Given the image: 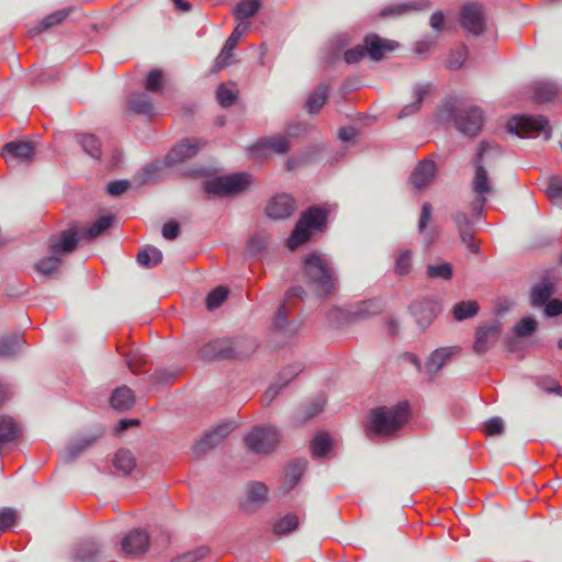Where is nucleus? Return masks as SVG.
<instances>
[{"mask_svg": "<svg viewBox=\"0 0 562 562\" xmlns=\"http://www.w3.org/2000/svg\"><path fill=\"white\" fill-rule=\"evenodd\" d=\"M79 243V227L76 224L49 238V255L38 260L36 271L50 276L59 269L66 256L74 252Z\"/></svg>", "mask_w": 562, "mask_h": 562, "instance_id": "f257e3e1", "label": "nucleus"}, {"mask_svg": "<svg viewBox=\"0 0 562 562\" xmlns=\"http://www.w3.org/2000/svg\"><path fill=\"white\" fill-rule=\"evenodd\" d=\"M408 404L398 403L394 406H381L370 411L366 431L369 437H390L397 431L408 419Z\"/></svg>", "mask_w": 562, "mask_h": 562, "instance_id": "f03ea898", "label": "nucleus"}, {"mask_svg": "<svg viewBox=\"0 0 562 562\" xmlns=\"http://www.w3.org/2000/svg\"><path fill=\"white\" fill-rule=\"evenodd\" d=\"M440 122L453 121L456 128L463 135L474 137L483 126V112L479 106H462L447 101L438 111Z\"/></svg>", "mask_w": 562, "mask_h": 562, "instance_id": "7ed1b4c3", "label": "nucleus"}, {"mask_svg": "<svg viewBox=\"0 0 562 562\" xmlns=\"http://www.w3.org/2000/svg\"><path fill=\"white\" fill-rule=\"evenodd\" d=\"M329 213L328 205H313L305 210L288 238V247L295 249L308 241L313 234L324 232L327 227Z\"/></svg>", "mask_w": 562, "mask_h": 562, "instance_id": "20e7f679", "label": "nucleus"}, {"mask_svg": "<svg viewBox=\"0 0 562 562\" xmlns=\"http://www.w3.org/2000/svg\"><path fill=\"white\" fill-rule=\"evenodd\" d=\"M501 154L497 146H492L487 143H481L479 153L473 160L475 171L472 179V190L475 193V199L472 202L473 212L477 215L482 213L483 206L486 203V195L492 194L494 191L493 184L488 179L487 171L484 164L487 162L490 157Z\"/></svg>", "mask_w": 562, "mask_h": 562, "instance_id": "39448f33", "label": "nucleus"}, {"mask_svg": "<svg viewBox=\"0 0 562 562\" xmlns=\"http://www.w3.org/2000/svg\"><path fill=\"white\" fill-rule=\"evenodd\" d=\"M304 271L308 281L321 296H328L336 290V278L330 263L321 255L312 254L304 260Z\"/></svg>", "mask_w": 562, "mask_h": 562, "instance_id": "423d86ee", "label": "nucleus"}, {"mask_svg": "<svg viewBox=\"0 0 562 562\" xmlns=\"http://www.w3.org/2000/svg\"><path fill=\"white\" fill-rule=\"evenodd\" d=\"M250 176L246 172L215 177L204 181L203 188L210 195L229 196L244 192L250 184Z\"/></svg>", "mask_w": 562, "mask_h": 562, "instance_id": "0eeeda50", "label": "nucleus"}, {"mask_svg": "<svg viewBox=\"0 0 562 562\" xmlns=\"http://www.w3.org/2000/svg\"><path fill=\"white\" fill-rule=\"evenodd\" d=\"M246 341H231L225 338L211 340L200 349V357L204 360L241 358L252 352V344L248 342L247 350H243L241 346Z\"/></svg>", "mask_w": 562, "mask_h": 562, "instance_id": "6e6552de", "label": "nucleus"}, {"mask_svg": "<svg viewBox=\"0 0 562 562\" xmlns=\"http://www.w3.org/2000/svg\"><path fill=\"white\" fill-rule=\"evenodd\" d=\"M507 131L519 137H536L543 135L546 139L551 136V127L543 116L519 115L507 122Z\"/></svg>", "mask_w": 562, "mask_h": 562, "instance_id": "1a4fd4ad", "label": "nucleus"}, {"mask_svg": "<svg viewBox=\"0 0 562 562\" xmlns=\"http://www.w3.org/2000/svg\"><path fill=\"white\" fill-rule=\"evenodd\" d=\"M248 448L256 453H269L280 441V434L273 426L256 427L245 439Z\"/></svg>", "mask_w": 562, "mask_h": 562, "instance_id": "9d476101", "label": "nucleus"}, {"mask_svg": "<svg viewBox=\"0 0 562 562\" xmlns=\"http://www.w3.org/2000/svg\"><path fill=\"white\" fill-rule=\"evenodd\" d=\"M460 23L464 30L473 35H481L486 29V18L483 7L477 3H468L460 11Z\"/></svg>", "mask_w": 562, "mask_h": 562, "instance_id": "9b49d317", "label": "nucleus"}, {"mask_svg": "<svg viewBox=\"0 0 562 562\" xmlns=\"http://www.w3.org/2000/svg\"><path fill=\"white\" fill-rule=\"evenodd\" d=\"M291 147L290 139L285 135H274L260 138L249 150L255 158L263 159L272 154H284Z\"/></svg>", "mask_w": 562, "mask_h": 562, "instance_id": "f8f14e48", "label": "nucleus"}, {"mask_svg": "<svg viewBox=\"0 0 562 562\" xmlns=\"http://www.w3.org/2000/svg\"><path fill=\"white\" fill-rule=\"evenodd\" d=\"M502 325L498 321L483 324L476 328L473 350L477 355L487 352L498 341Z\"/></svg>", "mask_w": 562, "mask_h": 562, "instance_id": "ddd939ff", "label": "nucleus"}, {"mask_svg": "<svg viewBox=\"0 0 562 562\" xmlns=\"http://www.w3.org/2000/svg\"><path fill=\"white\" fill-rule=\"evenodd\" d=\"M2 155L11 167L19 164L30 165L34 160L35 147L31 142H10L4 145Z\"/></svg>", "mask_w": 562, "mask_h": 562, "instance_id": "4468645a", "label": "nucleus"}, {"mask_svg": "<svg viewBox=\"0 0 562 562\" xmlns=\"http://www.w3.org/2000/svg\"><path fill=\"white\" fill-rule=\"evenodd\" d=\"M149 548V535L142 529H134L121 540V552L126 557H138Z\"/></svg>", "mask_w": 562, "mask_h": 562, "instance_id": "2eb2a0df", "label": "nucleus"}, {"mask_svg": "<svg viewBox=\"0 0 562 562\" xmlns=\"http://www.w3.org/2000/svg\"><path fill=\"white\" fill-rule=\"evenodd\" d=\"M204 145L205 143L198 138H184L171 148L166 156V161L169 165L181 164L194 157Z\"/></svg>", "mask_w": 562, "mask_h": 562, "instance_id": "dca6fc26", "label": "nucleus"}, {"mask_svg": "<svg viewBox=\"0 0 562 562\" xmlns=\"http://www.w3.org/2000/svg\"><path fill=\"white\" fill-rule=\"evenodd\" d=\"M249 25V22H239L237 26L234 29L233 33L226 40L221 53L216 57L214 65L215 71H218L228 66L231 58L233 57V50L235 46L238 44L240 38L248 32Z\"/></svg>", "mask_w": 562, "mask_h": 562, "instance_id": "f3484780", "label": "nucleus"}, {"mask_svg": "<svg viewBox=\"0 0 562 562\" xmlns=\"http://www.w3.org/2000/svg\"><path fill=\"white\" fill-rule=\"evenodd\" d=\"M452 221L458 229L461 241L468 250L474 255L480 254V247L474 239L473 223L464 212H456L452 214Z\"/></svg>", "mask_w": 562, "mask_h": 562, "instance_id": "a211bd4d", "label": "nucleus"}, {"mask_svg": "<svg viewBox=\"0 0 562 562\" xmlns=\"http://www.w3.org/2000/svg\"><path fill=\"white\" fill-rule=\"evenodd\" d=\"M296 209L295 200L285 193L274 195L266 207L268 217L273 220H284L291 216Z\"/></svg>", "mask_w": 562, "mask_h": 562, "instance_id": "6ab92c4d", "label": "nucleus"}, {"mask_svg": "<svg viewBox=\"0 0 562 562\" xmlns=\"http://www.w3.org/2000/svg\"><path fill=\"white\" fill-rule=\"evenodd\" d=\"M398 44L391 40H385L376 34H369L364 37V48L368 56L375 61L381 60L387 53L395 50Z\"/></svg>", "mask_w": 562, "mask_h": 562, "instance_id": "aec40b11", "label": "nucleus"}, {"mask_svg": "<svg viewBox=\"0 0 562 562\" xmlns=\"http://www.w3.org/2000/svg\"><path fill=\"white\" fill-rule=\"evenodd\" d=\"M557 279L553 274H546L531 289V304L533 306H543L555 292Z\"/></svg>", "mask_w": 562, "mask_h": 562, "instance_id": "412c9836", "label": "nucleus"}, {"mask_svg": "<svg viewBox=\"0 0 562 562\" xmlns=\"http://www.w3.org/2000/svg\"><path fill=\"white\" fill-rule=\"evenodd\" d=\"M436 172V164L430 159H425L415 167L409 177V181L415 189L422 190L431 183Z\"/></svg>", "mask_w": 562, "mask_h": 562, "instance_id": "4be33fe9", "label": "nucleus"}, {"mask_svg": "<svg viewBox=\"0 0 562 562\" xmlns=\"http://www.w3.org/2000/svg\"><path fill=\"white\" fill-rule=\"evenodd\" d=\"M233 427L231 424H223L207 432L195 446L194 453H205L210 449L217 446L224 438H226L232 431Z\"/></svg>", "mask_w": 562, "mask_h": 562, "instance_id": "5701e85b", "label": "nucleus"}, {"mask_svg": "<svg viewBox=\"0 0 562 562\" xmlns=\"http://www.w3.org/2000/svg\"><path fill=\"white\" fill-rule=\"evenodd\" d=\"M458 351L456 347H443L436 349L426 362V369L429 373L436 374L451 357Z\"/></svg>", "mask_w": 562, "mask_h": 562, "instance_id": "b1692460", "label": "nucleus"}, {"mask_svg": "<svg viewBox=\"0 0 562 562\" xmlns=\"http://www.w3.org/2000/svg\"><path fill=\"white\" fill-rule=\"evenodd\" d=\"M110 402L114 409L127 411L134 405L133 391L127 386H120L114 390Z\"/></svg>", "mask_w": 562, "mask_h": 562, "instance_id": "393cba45", "label": "nucleus"}, {"mask_svg": "<svg viewBox=\"0 0 562 562\" xmlns=\"http://www.w3.org/2000/svg\"><path fill=\"white\" fill-rule=\"evenodd\" d=\"M428 7H429L428 2L424 1V0L411 1V2H406V3H400V4L386 7L381 11V15L382 16L403 15L411 11L427 9Z\"/></svg>", "mask_w": 562, "mask_h": 562, "instance_id": "a878e982", "label": "nucleus"}, {"mask_svg": "<svg viewBox=\"0 0 562 562\" xmlns=\"http://www.w3.org/2000/svg\"><path fill=\"white\" fill-rule=\"evenodd\" d=\"M303 294L304 290L301 286L292 288L291 290L288 291L284 302L279 306L276 314V328L283 329L284 326L286 325V315L289 312L288 302L294 296L301 299Z\"/></svg>", "mask_w": 562, "mask_h": 562, "instance_id": "bb28decb", "label": "nucleus"}, {"mask_svg": "<svg viewBox=\"0 0 562 562\" xmlns=\"http://www.w3.org/2000/svg\"><path fill=\"white\" fill-rule=\"evenodd\" d=\"M100 552V548L93 540L80 542L75 552V559L79 562H93Z\"/></svg>", "mask_w": 562, "mask_h": 562, "instance_id": "cd10ccee", "label": "nucleus"}, {"mask_svg": "<svg viewBox=\"0 0 562 562\" xmlns=\"http://www.w3.org/2000/svg\"><path fill=\"white\" fill-rule=\"evenodd\" d=\"M114 468L124 475L130 474L136 467V460L131 451L121 449L113 459Z\"/></svg>", "mask_w": 562, "mask_h": 562, "instance_id": "c85d7f7f", "label": "nucleus"}, {"mask_svg": "<svg viewBox=\"0 0 562 562\" xmlns=\"http://www.w3.org/2000/svg\"><path fill=\"white\" fill-rule=\"evenodd\" d=\"M328 87L324 83L317 86L306 101V109L311 114L317 113L327 100Z\"/></svg>", "mask_w": 562, "mask_h": 562, "instance_id": "c756f323", "label": "nucleus"}, {"mask_svg": "<svg viewBox=\"0 0 562 562\" xmlns=\"http://www.w3.org/2000/svg\"><path fill=\"white\" fill-rule=\"evenodd\" d=\"M22 336L14 334L0 338V357L15 356L23 346Z\"/></svg>", "mask_w": 562, "mask_h": 562, "instance_id": "7c9ffc66", "label": "nucleus"}, {"mask_svg": "<svg viewBox=\"0 0 562 562\" xmlns=\"http://www.w3.org/2000/svg\"><path fill=\"white\" fill-rule=\"evenodd\" d=\"M162 260L161 251L153 246L140 249L137 254V262L145 268H151L160 263Z\"/></svg>", "mask_w": 562, "mask_h": 562, "instance_id": "2f4dec72", "label": "nucleus"}, {"mask_svg": "<svg viewBox=\"0 0 562 562\" xmlns=\"http://www.w3.org/2000/svg\"><path fill=\"white\" fill-rule=\"evenodd\" d=\"M113 221V217L108 216H101L98 218L94 223L91 224V226L88 229L80 231L79 229V239L86 238V239H93L98 236H100L103 232H105L111 223Z\"/></svg>", "mask_w": 562, "mask_h": 562, "instance_id": "473e14b6", "label": "nucleus"}, {"mask_svg": "<svg viewBox=\"0 0 562 562\" xmlns=\"http://www.w3.org/2000/svg\"><path fill=\"white\" fill-rule=\"evenodd\" d=\"M533 99L537 102L550 101L557 94V87L549 81H537L532 86Z\"/></svg>", "mask_w": 562, "mask_h": 562, "instance_id": "72a5a7b5", "label": "nucleus"}, {"mask_svg": "<svg viewBox=\"0 0 562 562\" xmlns=\"http://www.w3.org/2000/svg\"><path fill=\"white\" fill-rule=\"evenodd\" d=\"M331 438L326 432L317 434L311 441L313 457L323 458L331 448Z\"/></svg>", "mask_w": 562, "mask_h": 562, "instance_id": "f704fd0d", "label": "nucleus"}, {"mask_svg": "<svg viewBox=\"0 0 562 562\" xmlns=\"http://www.w3.org/2000/svg\"><path fill=\"white\" fill-rule=\"evenodd\" d=\"M430 86L429 85H416L414 87V98L415 101L408 105H406L401 114L400 117H404L407 115H411L419 110L420 103L423 102L424 98L429 93Z\"/></svg>", "mask_w": 562, "mask_h": 562, "instance_id": "c9c22d12", "label": "nucleus"}, {"mask_svg": "<svg viewBox=\"0 0 562 562\" xmlns=\"http://www.w3.org/2000/svg\"><path fill=\"white\" fill-rule=\"evenodd\" d=\"M259 8V0H241L234 9V15L240 22H245L244 20L255 15Z\"/></svg>", "mask_w": 562, "mask_h": 562, "instance_id": "e433bc0d", "label": "nucleus"}, {"mask_svg": "<svg viewBox=\"0 0 562 562\" xmlns=\"http://www.w3.org/2000/svg\"><path fill=\"white\" fill-rule=\"evenodd\" d=\"M304 469V461L293 462L286 468L284 484L286 485L288 491L292 490L299 483L303 475Z\"/></svg>", "mask_w": 562, "mask_h": 562, "instance_id": "4c0bfd02", "label": "nucleus"}, {"mask_svg": "<svg viewBox=\"0 0 562 562\" xmlns=\"http://www.w3.org/2000/svg\"><path fill=\"white\" fill-rule=\"evenodd\" d=\"M426 274L429 279L450 280L453 276V268L449 262H439L428 265Z\"/></svg>", "mask_w": 562, "mask_h": 562, "instance_id": "58836bf2", "label": "nucleus"}, {"mask_svg": "<svg viewBox=\"0 0 562 562\" xmlns=\"http://www.w3.org/2000/svg\"><path fill=\"white\" fill-rule=\"evenodd\" d=\"M69 14V11L64 9V10H59V11H56L49 15H47L45 19H43L40 24L34 27L31 32L34 33V34H38L52 26H55V25H58L60 24L63 21L66 20V18L68 16Z\"/></svg>", "mask_w": 562, "mask_h": 562, "instance_id": "ea45409f", "label": "nucleus"}, {"mask_svg": "<svg viewBox=\"0 0 562 562\" xmlns=\"http://www.w3.org/2000/svg\"><path fill=\"white\" fill-rule=\"evenodd\" d=\"M299 526V518L294 514H288L281 519H279L273 526V532L276 535L282 536L288 535L295 530Z\"/></svg>", "mask_w": 562, "mask_h": 562, "instance_id": "a19ab883", "label": "nucleus"}, {"mask_svg": "<svg viewBox=\"0 0 562 562\" xmlns=\"http://www.w3.org/2000/svg\"><path fill=\"white\" fill-rule=\"evenodd\" d=\"M128 106L132 111L140 114L150 115L154 112V106L145 94L131 97L128 100Z\"/></svg>", "mask_w": 562, "mask_h": 562, "instance_id": "79ce46f5", "label": "nucleus"}, {"mask_svg": "<svg viewBox=\"0 0 562 562\" xmlns=\"http://www.w3.org/2000/svg\"><path fill=\"white\" fill-rule=\"evenodd\" d=\"M78 142L83 150L93 158H99L101 155V146L99 139L91 134H83L78 136Z\"/></svg>", "mask_w": 562, "mask_h": 562, "instance_id": "37998d69", "label": "nucleus"}, {"mask_svg": "<svg viewBox=\"0 0 562 562\" xmlns=\"http://www.w3.org/2000/svg\"><path fill=\"white\" fill-rule=\"evenodd\" d=\"M479 312V304L475 301L460 302L453 307V316L457 321L474 316Z\"/></svg>", "mask_w": 562, "mask_h": 562, "instance_id": "c03bdc74", "label": "nucleus"}, {"mask_svg": "<svg viewBox=\"0 0 562 562\" xmlns=\"http://www.w3.org/2000/svg\"><path fill=\"white\" fill-rule=\"evenodd\" d=\"M413 313L417 319V323L422 327L428 326L435 318L436 314L432 307H430L428 304H417L413 307Z\"/></svg>", "mask_w": 562, "mask_h": 562, "instance_id": "a18cd8bd", "label": "nucleus"}, {"mask_svg": "<svg viewBox=\"0 0 562 562\" xmlns=\"http://www.w3.org/2000/svg\"><path fill=\"white\" fill-rule=\"evenodd\" d=\"M412 268V251L401 250L395 259L394 270L398 276H406Z\"/></svg>", "mask_w": 562, "mask_h": 562, "instance_id": "49530a36", "label": "nucleus"}, {"mask_svg": "<svg viewBox=\"0 0 562 562\" xmlns=\"http://www.w3.org/2000/svg\"><path fill=\"white\" fill-rule=\"evenodd\" d=\"M228 295V289L225 286H217L212 290L206 296V307L209 310H215L221 306Z\"/></svg>", "mask_w": 562, "mask_h": 562, "instance_id": "de8ad7c7", "label": "nucleus"}, {"mask_svg": "<svg viewBox=\"0 0 562 562\" xmlns=\"http://www.w3.org/2000/svg\"><path fill=\"white\" fill-rule=\"evenodd\" d=\"M147 91L160 92L164 86V74L160 69H154L148 72L145 83Z\"/></svg>", "mask_w": 562, "mask_h": 562, "instance_id": "09e8293b", "label": "nucleus"}, {"mask_svg": "<svg viewBox=\"0 0 562 562\" xmlns=\"http://www.w3.org/2000/svg\"><path fill=\"white\" fill-rule=\"evenodd\" d=\"M268 487L260 482H255L248 487V498L250 502L259 504L266 501Z\"/></svg>", "mask_w": 562, "mask_h": 562, "instance_id": "8fccbe9b", "label": "nucleus"}, {"mask_svg": "<svg viewBox=\"0 0 562 562\" xmlns=\"http://www.w3.org/2000/svg\"><path fill=\"white\" fill-rule=\"evenodd\" d=\"M268 245V237L262 234H255L247 244V250L250 255L256 256L261 252Z\"/></svg>", "mask_w": 562, "mask_h": 562, "instance_id": "3c124183", "label": "nucleus"}, {"mask_svg": "<svg viewBox=\"0 0 562 562\" xmlns=\"http://www.w3.org/2000/svg\"><path fill=\"white\" fill-rule=\"evenodd\" d=\"M16 512L13 508L4 507L0 509V531H7L16 521Z\"/></svg>", "mask_w": 562, "mask_h": 562, "instance_id": "603ef678", "label": "nucleus"}, {"mask_svg": "<svg viewBox=\"0 0 562 562\" xmlns=\"http://www.w3.org/2000/svg\"><path fill=\"white\" fill-rule=\"evenodd\" d=\"M236 98H237L236 92L234 90L227 88L226 86L221 85L217 88L216 99L222 106L232 105L235 102Z\"/></svg>", "mask_w": 562, "mask_h": 562, "instance_id": "864d4df0", "label": "nucleus"}, {"mask_svg": "<svg viewBox=\"0 0 562 562\" xmlns=\"http://www.w3.org/2000/svg\"><path fill=\"white\" fill-rule=\"evenodd\" d=\"M538 387L547 393L562 395V387L559 382L550 376H543L537 382Z\"/></svg>", "mask_w": 562, "mask_h": 562, "instance_id": "5fc2aeb1", "label": "nucleus"}, {"mask_svg": "<svg viewBox=\"0 0 562 562\" xmlns=\"http://www.w3.org/2000/svg\"><path fill=\"white\" fill-rule=\"evenodd\" d=\"M210 550L207 547H199L192 551H189L179 557L175 562H198L204 559L209 554Z\"/></svg>", "mask_w": 562, "mask_h": 562, "instance_id": "6e6d98bb", "label": "nucleus"}, {"mask_svg": "<svg viewBox=\"0 0 562 562\" xmlns=\"http://www.w3.org/2000/svg\"><path fill=\"white\" fill-rule=\"evenodd\" d=\"M537 327V322L533 318L526 317L522 318L516 326L515 333L517 336L526 337L531 335Z\"/></svg>", "mask_w": 562, "mask_h": 562, "instance_id": "4d7b16f0", "label": "nucleus"}, {"mask_svg": "<svg viewBox=\"0 0 562 562\" xmlns=\"http://www.w3.org/2000/svg\"><path fill=\"white\" fill-rule=\"evenodd\" d=\"M366 55H368L367 48H364V43L362 45H358L353 48L348 49L345 53V60L347 64H356L361 60Z\"/></svg>", "mask_w": 562, "mask_h": 562, "instance_id": "13d9d810", "label": "nucleus"}, {"mask_svg": "<svg viewBox=\"0 0 562 562\" xmlns=\"http://www.w3.org/2000/svg\"><path fill=\"white\" fill-rule=\"evenodd\" d=\"M504 431V422L501 417H493L485 423L484 432L486 436L499 435Z\"/></svg>", "mask_w": 562, "mask_h": 562, "instance_id": "bf43d9fd", "label": "nucleus"}, {"mask_svg": "<svg viewBox=\"0 0 562 562\" xmlns=\"http://www.w3.org/2000/svg\"><path fill=\"white\" fill-rule=\"evenodd\" d=\"M465 58H467V50L464 47L453 52L451 55H450V58L448 59L447 61V65L450 69H459L463 63L465 61Z\"/></svg>", "mask_w": 562, "mask_h": 562, "instance_id": "052dcab7", "label": "nucleus"}, {"mask_svg": "<svg viewBox=\"0 0 562 562\" xmlns=\"http://www.w3.org/2000/svg\"><path fill=\"white\" fill-rule=\"evenodd\" d=\"M128 188L130 182L127 180H117L110 182L106 187V191L110 195L119 196L126 192Z\"/></svg>", "mask_w": 562, "mask_h": 562, "instance_id": "680f3d73", "label": "nucleus"}, {"mask_svg": "<svg viewBox=\"0 0 562 562\" xmlns=\"http://www.w3.org/2000/svg\"><path fill=\"white\" fill-rule=\"evenodd\" d=\"M431 204L429 202H425L422 206V212L418 221V231L423 233L427 227L430 218H431Z\"/></svg>", "mask_w": 562, "mask_h": 562, "instance_id": "e2e57ef3", "label": "nucleus"}, {"mask_svg": "<svg viewBox=\"0 0 562 562\" xmlns=\"http://www.w3.org/2000/svg\"><path fill=\"white\" fill-rule=\"evenodd\" d=\"M543 306L544 314L549 317H554L562 313V302L560 300H550Z\"/></svg>", "mask_w": 562, "mask_h": 562, "instance_id": "0e129e2a", "label": "nucleus"}, {"mask_svg": "<svg viewBox=\"0 0 562 562\" xmlns=\"http://www.w3.org/2000/svg\"><path fill=\"white\" fill-rule=\"evenodd\" d=\"M92 445V440L82 439L77 443H72L68 448L69 459L76 458L81 451L86 450L89 446Z\"/></svg>", "mask_w": 562, "mask_h": 562, "instance_id": "69168bd1", "label": "nucleus"}, {"mask_svg": "<svg viewBox=\"0 0 562 562\" xmlns=\"http://www.w3.org/2000/svg\"><path fill=\"white\" fill-rule=\"evenodd\" d=\"M179 235V225L175 222L166 223L162 226V236L166 239L172 240L177 238Z\"/></svg>", "mask_w": 562, "mask_h": 562, "instance_id": "338daca9", "label": "nucleus"}, {"mask_svg": "<svg viewBox=\"0 0 562 562\" xmlns=\"http://www.w3.org/2000/svg\"><path fill=\"white\" fill-rule=\"evenodd\" d=\"M548 196L554 203H562V186L550 184L548 188Z\"/></svg>", "mask_w": 562, "mask_h": 562, "instance_id": "774afa93", "label": "nucleus"}]
</instances>
